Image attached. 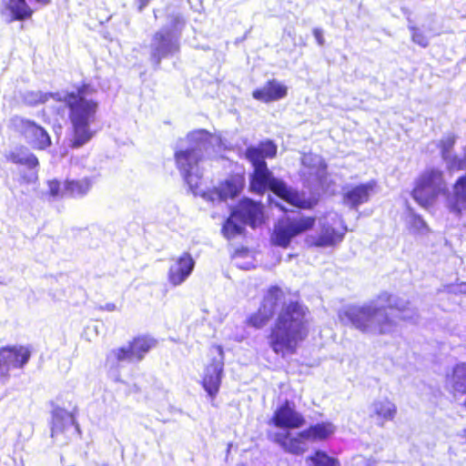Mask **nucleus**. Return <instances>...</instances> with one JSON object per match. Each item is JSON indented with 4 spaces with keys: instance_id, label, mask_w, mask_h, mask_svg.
<instances>
[{
    "instance_id": "f257e3e1",
    "label": "nucleus",
    "mask_w": 466,
    "mask_h": 466,
    "mask_svg": "<svg viewBox=\"0 0 466 466\" xmlns=\"http://www.w3.org/2000/svg\"><path fill=\"white\" fill-rule=\"evenodd\" d=\"M278 153L277 145L270 139L249 146L245 150L253 170L249 175V190L258 195L272 192L277 198L299 209H313L319 203L318 198H305L303 193L289 187L285 181L276 177L268 167L266 158H274Z\"/></svg>"
},
{
    "instance_id": "f03ea898",
    "label": "nucleus",
    "mask_w": 466,
    "mask_h": 466,
    "mask_svg": "<svg viewBox=\"0 0 466 466\" xmlns=\"http://www.w3.org/2000/svg\"><path fill=\"white\" fill-rule=\"evenodd\" d=\"M96 93V88L88 82H81L75 91H66L63 97L56 98L63 106L55 108V115L64 118L66 108L68 110V118L71 122L70 147L78 148L86 144L94 136L90 123L94 121L98 102L89 96Z\"/></svg>"
},
{
    "instance_id": "7ed1b4c3",
    "label": "nucleus",
    "mask_w": 466,
    "mask_h": 466,
    "mask_svg": "<svg viewBox=\"0 0 466 466\" xmlns=\"http://www.w3.org/2000/svg\"><path fill=\"white\" fill-rule=\"evenodd\" d=\"M336 427L330 421H320L298 431H282L268 432V439L277 444L284 452L302 456L308 451V442L326 441L335 433Z\"/></svg>"
},
{
    "instance_id": "20e7f679",
    "label": "nucleus",
    "mask_w": 466,
    "mask_h": 466,
    "mask_svg": "<svg viewBox=\"0 0 466 466\" xmlns=\"http://www.w3.org/2000/svg\"><path fill=\"white\" fill-rule=\"evenodd\" d=\"M265 222L264 205L248 198H241L232 208L224 221L221 233L227 239H232L245 233V226L252 228Z\"/></svg>"
},
{
    "instance_id": "39448f33",
    "label": "nucleus",
    "mask_w": 466,
    "mask_h": 466,
    "mask_svg": "<svg viewBox=\"0 0 466 466\" xmlns=\"http://www.w3.org/2000/svg\"><path fill=\"white\" fill-rule=\"evenodd\" d=\"M448 193L444 173L438 167L425 168L415 178L410 196L422 208L429 210L437 203L441 196Z\"/></svg>"
},
{
    "instance_id": "423d86ee",
    "label": "nucleus",
    "mask_w": 466,
    "mask_h": 466,
    "mask_svg": "<svg viewBox=\"0 0 466 466\" xmlns=\"http://www.w3.org/2000/svg\"><path fill=\"white\" fill-rule=\"evenodd\" d=\"M308 334L304 322H274L267 339L272 351L285 358L297 353Z\"/></svg>"
},
{
    "instance_id": "0eeeda50",
    "label": "nucleus",
    "mask_w": 466,
    "mask_h": 466,
    "mask_svg": "<svg viewBox=\"0 0 466 466\" xmlns=\"http://www.w3.org/2000/svg\"><path fill=\"white\" fill-rule=\"evenodd\" d=\"M209 361L204 366L199 384L207 393L213 406L215 400L220 391L224 377V350L219 345L209 348Z\"/></svg>"
},
{
    "instance_id": "6e6552de",
    "label": "nucleus",
    "mask_w": 466,
    "mask_h": 466,
    "mask_svg": "<svg viewBox=\"0 0 466 466\" xmlns=\"http://www.w3.org/2000/svg\"><path fill=\"white\" fill-rule=\"evenodd\" d=\"M316 224L314 216L286 218L280 219L274 227L270 235V243L275 247L287 248L292 238L311 230Z\"/></svg>"
},
{
    "instance_id": "1a4fd4ad",
    "label": "nucleus",
    "mask_w": 466,
    "mask_h": 466,
    "mask_svg": "<svg viewBox=\"0 0 466 466\" xmlns=\"http://www.w3.org/2000/svg\"><path fill=\"white\" fill-rule=\"evenodd\" d=\"M157 345V340L149 335H137L133 337L127 346L112 350L116 362H140L146 355Z\"/></svg>"
},
{
    "instance_id": "9d476101",
    "label": "nucleus",
    "mask_w": 466,
    "mask_h": 466,
    "mask_svg": "<svg viewBox=\"0 0 466 466\" xmlns=\"http://www.w3.org/2000/svg\"><path fill=\"white\" fill-rule=\"evenodd\" d=\"M179 50L178 35L176 36L171 30L162 28L153 34L150 60L156 66H159L162 59L178 53Z\"/></svg>"
},
{
    "instance_id": "9b49d317",
    "label": "nucleus",
    "mask_w": 466,
    "mask_h": 466,
    "mask_svg": "<svg viewBox=\"0 0 466 466\" xmlns=\"http://www.w3.org/2000/svg\"><path fill=\"white\" fill-rule=\"evenodd\" d=\"M12 121L32 148L45 150L51 146L52 141L48 132L35 121L18 116L13 117Z\"/></svg>"
},
{
    "instance_id": "f8f14e48",
    "label": "nucleus",
    "mask_w": 466,
    "mask_h": 466,
    "mask_svg": "<svg viewBox=\"0 0 466 466\" xmlns=\"http://www.w3.org/2000/svg\"><path fill=\"white\" fill-rule=\"evenodd\" d=\"M286 291L277 285L270 286L257 310L256 318L258 320H269L277 312L279 313V307L284 303Z\"/></svg>"
},
{
    "instance_id": "ddd939ff",
    "label": "nucleus",
    "mask_w": 466,
    "mask_h": 466,
    "mask_svg": "<svg viewBox=\"0 0 466 466\" xmlns=\"http://www.w3.org/2000/svg\"><path fill=\"white\" fill-rule=\"evenodd\" d=\"M270 422L284 431L299 429L305 424L304 417L297 412L289 400H285L274 411Z\"/></svg>"
},
{
    "instance_id": "4468645a",
    "label": "nucleus",
    "mask_w": 466,
    "mask_h": 466,
    "mask_svg": "<svg viewBox=\"0 0 466 466\" xmlns=\"http://www.w3.org/2000/svg\"><path fill=\"white\" fill-rule=\"evenodd\" d=\"M345 234L346 228L341 225L325 222L321 224L319 232L311 238L309 246L316 248L334 247L343 240Z\"/></svg>"
},
{
    "instance_id": "2eb2a0df",
    "label": "nucleus",
    "mask_w": 466,
    "mask_h": 466,
    "mask_svg": "<svg viewBox=\"0 0 466 466\" xmlns=\"http://www.w3.org/2000/svg\"><path fill=\"white\" fill-rule=\"evenodd\" d=\"M32 350L23 345H9L0 348V360L5 367L23 369L29 361Z\"/></svg>"
},
{
    "instance_id": "dca6fc26",
    "label": "nucleus",
    "mask_w": 466,
    "mask_h": 466,
    "mask_svg": "<svg viewBox=\"0 0 466 466\" xmlns=\"http://www.w3.org/2000/svg\"><path fill=\"white\" fill-rule=\"evenodd\" d=\"M288 86L279 80L272 78L252 91V97L259 102L269 104L281 100L288 96Z\"/></svg>"
},
{
    "instance_id": "f3484780",
    "label": "nucleus",
    "mask_w": 466,
    "mask_h": 466,
    "mask_svg": "<svg viewBox=\"0 0 466 466\" xmlns=\"http://www.w3.org/2000/svg\"><path fill=\"white\" fill-rule=\"evenodd\" d=\"M0 14L8 17V22L25 21L32 17L34 9L26 0H2Z\"/></svg>"
},
{
    "instance_id": "a211bd4d",
    "label": "nucleus",
    "mask_w": 466,
    "mask_h": 466,
    "mask_svg": "<svg viewBox=\"0 0 466 466\" xmlns=\"http://www.w3.org/2000/svg\"><path fill=\"white\" fill-rule=\"evenodd\" d=\"M194 266L195 261L192 256L188 252H184L169 268L167 273L168 281L174 286L180 285L191 274Z\"/></svg>"
},
{
    "instance_id": "6ab92c4d",
    "label": "nucleus",
    "mask_w": 466,
    "mask_h": 466,
    "mask_svg": "<svg viewBox=\"0 0 466 466\" xmlns=\"http://www.w3.org/2000/svg\"><path fill=\"white\" fill-rule=\"evenodd\" d=\"M397 414V405L389 398H383L372 402L370 417L375 420L379 427L382 428L386 422L393 421Z\"/></svg>"
},
{
    "instance_id": "aec40b11",
    "label": "nucleus",
    "mask_w": 466,
    "mask_h": 466,
    "mask_svg": "<svg viewBox=\"0 0 466 466\" xmlns=\"http://www.w3.org/2000/svg\"><path fill=\"white\" fill-rule=\"evenodd\" d=\"M452 188L453 195L447 208L456 218H461L466 214V173L456 179Z\"/></svg>"
},
{
    "instance_id": "412c9836",
    "label": "nucleus",
    "mask_w": 466,
    "mask_h": 466,
    "mask_svg": "<svg viewBox=\"0 0 466 466\" xmlns=\"http://www.w3.org/2000/svg\"><path fill=\"white\" fill-rule=\"evenodd\" d=\"M376 186L375 181L360 184L348 189L343 194V200L352 208H357L370 200V193Z\"/></svg>"
},
{
    "instance_id": "4be33fe9",
    "label": "nucleus",
    "mask_w": 466,
    "mask_h": 466,
    "mask_svg": "<svg viewBox=\"0 0 466 466\" xmlns=\"http://www.w3.org/2000/svg\"><path fill=\"white\" fill-rule=\"evenodd\" d=\"M174 157L178 169L183 172L186 179L201 160L199 152L193 147L178 150Z\"/></svg>"
},
{
    "instance_id": "5701e85b",
    "label": "nucleus",
    "mask_w": 466,
    "mask_h": 466,
    "mask_svg": "<svg viewBox=\"0 0 466 466\" xmlns=\"http://www.w3.org/2000/svg\"><path fill=\"white\" fill-rule=\"evenodd\" d=\"M74 424L75 418L70 412L62 409L55 410L52 416L51 436L53 438H58L69 428L74 426Z\"/></svg>"
},
{
    "instance_id": "b1692460",
    "label": "nucleus",
    "mask_w": 466,
    "mask_h": 466,
    "mask_svg": "<svg viewBox=\"0 0 466 466\" xmlns=\"http://www.w3.org/2000/svg\"><path fill=\"white\" fill-rule=\"evenodd\" d=\"M308 312V308L299 300H285L277 320H302Z\"/></svg>"
},
{
    "instance_id": "393cba45",
    "label": "nucleus",
    "mask_w": 466,
    "mask_h": 466,
    "mask_svg": "<svg viewBox=\"0 0 466 466\" xmlns=\"http://www.w3.org/2000/svg\"><path fill=\"white\" fill-rule=\"evenodd\" d=\"M92 183L89 177L81 179H66L64 183L63 195L69 198L85 196L91 188Z\"/></svg>"
},
{
    "instance_id": "a878e982",
    "label": "nucleus",
    "mask_w": 466,
    "mask_h": 466,
    "mask_svg": "<svg viewBox=\"0 0 466 466\" xmlns=\"http://www.w3.org/2000/svg\"><path fill=\"white\" fill-rule=\"evenodd\" d=\"M447 380L452 390L461 395L466 394V363L461 362L453 366Z\"/></svg>"
},
{
    "instance_id": "bb28decb",
    "label": "nucleus",
    "mask_w": 466,
    "mask_h": 466,
    "mask_svg": "<svg viewBox=\"0 0 466 466\" xmlns=\"http://www.w3.org/2000/svg\"><path fill=\"white\" fill-rule=\"evenodd\" d=\"M306 462L309 466H340L339 461L329 456L325 451L317 449L306 457Z\"/></svg>"
},
{
    "instance_id": "cd10ccee",
    "label": "nucleus",
    "mask_w": 466,
    "mask_h": 466,
    "mask_svg": "<svg viewBox=\"0 0 466 466\" xmlns=\"http://www.w3.org/2000/svg\"><path fill=\"white\" fill-rule=\"evenodd\" d=\"M241 190V186L233 179H227L219 183L216 187V193L221 200L234 198Z\"/></svg>"
},
{
    "instance_id": "c85d7f7f",
    "label": "nucleus",
    "mask_w": 466,
    "mask_h": 466,
    "mask_svg": "<svg viewBox=\"0 0 466 466\" xmlns=\"http://www.w3.org/2000/svg\"><path fill=\"white\" fill-rule=\"evenodd\" d=\"M7 159L14 164L25 165L30 168H35L38 165V159L34 154H29L26 157H21L18 152H10Z\"/></svg>"
},
{
    "instance_id": "c756f323",
    "label": "nucleus",
    "mask_w": 466,
    "mask_h": 466,
    "mask_svg": "<svg viewBox=\"0 0 466 466\" xmlns=\"http://www.w3.org/2000/svg\"><path fill=\"white\" fill-rule=\"evenodd\" d=\"M456 139L457 137L454 134H449L439 141L438 148L440 149L442 159L448 160V158H450V155L455 146Z\"/></svg>"
},
{
    "instance_id": "7c9ffc66",
    "label": "nucleus",
    "mask_w": 466,
    "mask_h": 466,
    "mask_svg": "<svg viewBox=\"0 0 466 466\" xmlns=\"http://www.w3.org/2000/svg\"><path fill=\"white\" fill-rule=\"evenodd\" d=\"M447 168L449 171H460L466 169V146L463 147V157L454 156L448 158Z\"/></svg>"
},
{
    "instance_id": "2f4dec72",
    "label": "nucleus",
    "mask_w": 466,
    "mask_h": 466,
    "mask_svg": "<svg viewBox=\"0 0 466 466\" xmlns=\"http://www.w3.org/2000/svg\"><path fill=\"white\" fill-rule=\"evenodd\" d=\"M411 40L413 43L417 44L420 47H427L429 46V40L427 35L418 27L411 26L410 27Z\"/></svg>"
},
{
    "instance_id": "473e14b6",
    "label": "nucleus",
    "mask_w": 466,
    "mask_h": 466,
    "mask_svg": "<svg viewBox=\"0 0 466 466\" xmlns=\"http://www.w3.org/2000/svg\"><path fill=\"white\" fill-rule=\"evenodd\" d=\"M377 299L380 303L384 304V307H386V308L393 309V308H398L399 307L397 299H395L393 298L392 294H390V293H389L387 291L381 292L378 296Z\"/></svg>"
},
{
    "instance_id": "72a5a7b5",
    "label": "nucleus",
    "mask_w": 466,
    "mask_h": 466,
    "mask_svg": "<svg viewBox=\"0 0 466 466\" xmlns=\"http://www.w3.org/2000/svg\"><path fill=\"white\" fill-rule=\"evenodd\" d=\"M47 186H48V194L51 197L56 198L59 196L60 191H61V184L58 180H56V179L49 180L47 182Z\"/></svg>"
},
{
    "instance_id": "f704fd0d",
    "label": "nucleus",
    "mask_w": 466,
    "mask_h": 466,
    "mask_svg": "<svg viewBox=\"0 0 466 466\" xmlns=\"http://www.w3.org/2000/svg\"><path fill=\"white\" fill-rule=\"evenodd\" d=\"M412 225L420 229H428V225L420 215L412 216Z\"/></svg>"
},
{
    "instance_id": "c9c22d12",
    "label": "nucleus",
    "mask_w": 466,
    "mask_h": 466,
    "mask_svg": "<svg viewBox=\"0 0 466 466\" xmlns=\"http://www.w3.org/2000/svg\"><path fill=\"white\" fill-rule=\"evenodd\" d=\"M312 34L319 46H322L325 44L323 30L320 28H313Z\"/></svg>"
},
{
    "instance_id": "e433bc0d",
    "label": "nucleus",
    "mask_w": 466,
    "mask_h": 466,
    "mask_svg": "<svg viewBox=\"0 0 466 466\" xmlns=\"http://www.w3.org/2000/svg\"><path fill=\"white\" fill-rule=\"evenodd\" d=\"M9 377L8 369L5 367L4 363L0 360V379L8 380Z\"/></svg>"
},
{
    "instance_id": "4c0bfd02",
    "label": "nucleus",
    "mask_w": 466,
    "mask_h": 466,
    "mask_svg": "<svg viewBox=\"0 0 466 466\" xmlns=\"http://www.w3.org/2000/svg\"><path fill=\"white\" fill-rule=\"evenodd\" d=\"M149 1L150 0H138L139 7L142 8L146 6L149 3Z\"/></svg>"
},
{
    "instance_id": "58836bf2",
    "label": "nucleus",
    "mask_w": 466,
    "mask_h": 466,
    "mask_svg": "<svg viewBox=\"0 0 466 466\" xmlns=\"http://www.w3.org/2000/svg\"><path fill=\"white\" fill-rule=\"evenodd\" d=\"M35 1L42 5H46L51 3V0H35Z\"/></svg>"
},
{
    "instance_id": "ea45409f",
    "label": "nucleus",
    "mask_w": 466,
    "mask_h": 466,
    "mask_svg": "<svg viewBox=\"0 0 466 466\" xmlns=\"http://www.w3.org/2000/svg\"><path fill=\"white\" fill-rule=\"evenodd\" d=\"M461 437L464 439L466 442V428L462 431Z\"/></svg>"
},
{
    "instance_id": "a19ab883",
    "label": "nucleus",
    "mask_w": 466,
    "mask_h": 466,
    "mask_svg": "<svg viewBox=\"0 0 466 466\" xmlns=\"http://www.w3.org/2000/svg\"><path fill=\"white\" fill-rule=\"evenodd\" d=\"M252 323H253V325H254L256 328H259V323H260V322H252Z\"/></svg>"
},
{
    "instance_id": "79ce46f5",
    "label": "nucleus",
    "mask_w": 466,
    "mask_h": 466,
    "mask_svg": "<svg viewBox=\"0 0 466 466\" xmlns=\"http://www.w3.org/2000/svg\"><path fill=\"white\" fill-rule=\"evenodd\" d=\"M464 404H465V406H466V400H465V403H464Z\"/></svg>"
}]
</instances>
